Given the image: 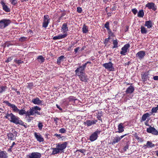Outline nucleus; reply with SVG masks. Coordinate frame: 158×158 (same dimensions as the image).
<instances>
[{
    "mask_svg": "<svg viewBox=\"0 0 158 158\" xmlns=\"http://www.w3.org/2000/svg\"><path fill=\"white\" fill-rule=\"evenodd\" d=\"M5 118L8 119L10 122L16 124H19L23 126L25 128H27V124L24 123L17 116L14 115L12 113H7L5 116Z\"/></svg>",
    "mask_w": 158,
    "mask_h": 158,
    "instance_id": "f257e3e1",
    "label": "nucleus"
},
{
    "mask_svg": "<svg viewBox=\"0 0 158 158\" xmlns=\"http://www.w3.org/2000/svg\"><path fill=\"white\" fill-rule=\"evenodd\" d=\"M68 143V142H65L61 143H59L56 144V148H52V155H54L58 153L64 152V150L66 148Z\"/></svg>",
    "mask_w": 158,
    "mask_h": 158,
    "instance_id": "f03ea898",
    "label": "nucleus"
},
{
    "mask_svg": "<svg viewBox=\"0 0 158 158\" xmlns=\"http://www.w3.org/2000/svg\"><path fill=\"white\" fill-rule=\"evenodd\" d=\"M41 109L40 108L37 106L32 107L28 110L27 114L29 118L30 119L32 118V117L30 116L31 115H35L36 114L40 115V113L38 111H40Z\"/></svg>",
    "mask_w": 158,
    "mask_h": 158,
    "instance_id": "7ed1b4c3",
    "label": "nucleus"
},
{
    "mask_svg": "<svg viewBox=\"0 0 158 158\" xmlns=\"http://www.w3.org/2000/svg\"><path fill=\"white\" fill-rule=\"evenodd\" d=\"M101 131L98 129H97L94 132L91 134L89 137V139L91 141L93 142L96 140L98 137V135H100Z\"/></svg>",
    "mask_w": 158,
    "mask_h": 158,
    "instance_id": "20e7f679",
    "label": "nucleus"
},
{
    "mask_svg": "<svg viewBox=\"0 0 158 158\" xmlns=\"http://www.w3.org/2000/svg\"><path fill=\"white\" fill-rule=\"evenodd\" d=\"M11 23L10 19H2L0 21V28L4 29L8 26Z\"/></svg>",
    "mask_w": 158,
    "mask_h": 158,
    "instance_id": "39448f33",
    "label": "nucleus"
},
{
    "mask_svg": "<svg viewBox=\"0 0 158 158\" xmlns=\"http://www.w3.org/2000/svg\"><path fill=\"white\" fill-rule=\"evenodd\" d=\"M50 19L48 15H44L43 17V21L42 24V27L46 28L48 26L50 22Z\"/></svg>",
    "mask_w": 158,
    "mask_h": 158,
    "instance_id": "423d86ee",
    "label": "nucleus"
},
{
    "mask_svg": "<svg viewBox=\"0 0 158 158\" xmlns=\"http://www.w3.org/2000/svg\"><path fill=\"white\" fill-rule=\"evenodd\" d=\"M113 64L111 62H109L108 63H106L102 64L103 67L109 70L110 71H114V69L113 66Z\"/></svg>",
    "mask_w": 158,
    "mask_h": 158,
    "instance_id": "0eeeda50",
    "label": "nucleus"
},
{
    "mask_svg": "<svg viewBox=\"0 0 158 158\" xmlns=\"http://www.w3.org/2000/svg\"><path fill=\"white\" fill-rule=\"evenodd\" d=\"M128 134H126L120 136H119L118 135H116L115 137H114L111 144L112 145H114L116 143H118L119 141H120L125 136L128 135Z\"/></svg>",
    "mask_w": 158,
    "mask_h": 158,
    "instance_id": "6e6552de",
    "label": "nucleus"
},
{
    "mask_svg": "<svg viewBox=\"0 0 158 158\" xmlns=\"http://www.w3.org/2000/svg\"><path fill=\"white\" fill-rule=\"evenodd\" d=\"M82 81L87 82L88 80V77L85 73H82L81 74L76 75Z\"/></svg>",
    "mask_w": 158,
    "mask_h": 158,
    "instance_id": "1a4fd4ad",
    "label": "nucleus"
},
{
    "mask_svg": "<svg viewBox=\"0 0 158 158\" xmlns=\"http://www.w3.org/2000/svg\"><path fill=\"white\" fill-rule=\"evenodd\" d=\"M85 64H84L80 66L75 70L76 75L81 74L82 73H85L84 72V71L86 67H85Z\"/></svg>",
    "mask_w": 158,
    "mask_h": 158,
    "instance_id": "9d476101",
    "label": "nucleus"
},
{
    "mask_svg": "<svg viewBox=\"0 0 158 158\" xmlns=\"http://www.w3.org/2000/svg\"><path fill=\"white\" fill-rule=\"evenodd\" d=\"M98 120L95 119L92 120H87L84 122V124L87 127H90L96 124Z\"/></svg>",
    "mask_w": 158,
    "mask_h": 158,
    "instance_id": "9b49d317",
    "label": "nucleus"
},
{
    "mask_svg": "<svg viewBox=\"0 0 158 158\" xmlns=\"http://www.w3.org/2000/svg\"><path fill=\"white\" fill-rule=\"evenodd\" d=\"M3 103L6 104L9 106L15 112H18L19 109L14 104H11L8 101H5L3 102Z\"/></svg>",
    "mask_w": 158,
    "mask_h": 158,
    "instance_id": "f8f14e48",
    "label": "nucleus"
},
{
    "mask_svg": "<svg viewBox=\"0 0 158 158\" xmlns=\"http://www.w3.org/2000/svg\"><path fill=\"white\" fill-rule=\"evenodd\" d=\"M145 7H147L149 9H152L155 11L157 10V6L153 2H148L145 5Z\"/></svg>",
    "mask_w": 158,
    "mask_h": 158,
    "instance_id": "ddd939ff",
    "label": "nucleus"
},
{
    "mask_svg": "<svg viewBox=\"0 0 158 158\" xmlns=\"http://www.w3.org/2000/svg\"><path fill=\"white\" fill-rule=\"evenodd\" d=\"M130 47V45L129 44H125L121 48L122 51L120 52V54L123 55H126L127 50Z\"/></svg>",
    "mask_w": 158,
    "mask_h": 158,
    "instance_id": "4468645a",
    "label": "nucleus"
},
{
    "mask_svg": "<svg viewBox=\"0 0 158 158\" xmlns=\"http://www.w3.org/2000/svg\"><path fill=\"white\" fill-rule=\"evenodd\" d=\"M41 157V154L38 152H32L27 156V158H40Z\"/></svg>",
    "mask_w": 158,
    "mask_h": 158,
    "instance_id": "2eb2a0df",
    "label": "nucleus"
},
{
    "mask_svg": "<svg viewBox=\"0 0 158 158\" xmlns=\"http://www.w3.org/2000/svg\"><path fill=\"white\" fill-rule=\"evenodd\" d=\"M147 131L152 134L157 135H158V131L154 127L150 126L149 127L147 128Z\"/></svg>",
    "mask_w": 158,
    "mask_h": 158,
    "instance_id": "dca6fc26",
    "label": "nucleus"
},
{
    "mask_svg": "<svg viewBox=\"0 0 158 158\" xmlns=\"http://www.w3.org/2000/svg\"><path fill=\"white\" fill-rule=\"evenodd\" d=\"M43 102V101L40 100L38 97L33 99L31 101V102L34 103V104L37 105H43V104L42 103Z\"/></svg>",
    "mask_w": 158,
    "mask_h": 158,
    "instance_id": "f3484780",
    "label": "nucleus"
},
{
    "mask_svg": "<svg viewBox=\"0 0 158 158\" xmlns=\"http://www.w3.org/2000/svg\"><path fill=\"white\" fill-rule=\"evenodd\" d=\"M146 55L145 52L143 51H140L137 53L136 56L140 60L143 59Z\"/></svg>",
    "mask_w": 158,
    "mask_h": 158,
    "instance_id": "a211bd4d",
    "label": "nucleus"
},
{
    "mask_svg": "<svg viewBox=\"0 0 158 158\" xmlns=\"http://www.w3.org/2000/svg\"><path fill=\"white\" fill-rule=\"evenodd\" d=\"M34 136L39 142H42L44 141V138L39 133L35 132Z\"/></svg>",
    "mask_w": 158,
    "mask_h": 158,
    "instance_id": "6ab92c4d",
    "label": "nucleus"
},
{
    "mask_svg": "<svg viewBox=\"0 0 158 158\" xmlns=\"http://www.w3.org/2000/svg\"><path fill=\"white\" fill-rule=\"evenodd\" d=\"M135 90L134 87L133 86L130 85L126 89L125 91L127 94H131L133 93Z\"/></svg>",
    "mask_w": 158,
    "mask_h": 158,
    "instance_id": "aec40b11",
    "label": "nucleus"
},
{
    "mask_svg": "<svg viewBox=\"0 0 158 158\" xmlns=\"http://www.w3.org/2000/svg\"><path fill=\"white\" fill-rule=\"evenodd\" d=\"M61 31L63 32V33L66 34V33L68 31V27L67 26V23H64L61 27Z\"/></svg>",
    "mask_w": 158,
    "mask_h": 158,
    "instance_id": "412c9836",
    "label": "nucleus"
},
{
    "mask_svg": "<svg viewBox=\"0 0 158 158\" xmlns=\"http://www.w3.org/2000/svg\"><path fill=\"white\" fill-rule=\"evenodd\" d=\"M155 145L151 141H148L147 143L143 146L145 148H152L155 147Z\"/></svg>",
    "mask_w": 158,
    "mask_h": 158,
    "instance_id": "4be33fe9",
    "label": "nucleus"
},
{
    "mask_svg": "<svg viewBox=\"0 0 158 158\" xmlns=\"http://www.w3.org/2000/svg\"><path fill=\"white\" fill-rule=\"evenodd\" d=\"M67 34H60L58 35L53 37V39L54 40H60L64 39L67 37Z\"/></svg>",
    "mask_w": 158,
    "mask_h": 158,
    "instance_id": "5701e85b",
    "label": "nucleus"
},
{
    "mask_svg": "<svg viewBox=\"0 0 158 158\" xmlns=\"http://www.w3.org/2000/svg\"><path fill=\"white\" fill-rule=\"evenodd\" d=\"M118 131H116V133H121L123 132L124 131L123 123H121L118 126Z\"/></svg>",
    "mask_w": 158,
    "mask_h": 158,
    "instance_id": "b1692460",
    "label": "nucleus"
},
{
    "mask_svg": "<svg viewBox=\"0 0 158 158\" xmlns=\"http://www.w3.org/2000/svg\"><path fill=\"white\" fill-rule=\"evenodd\" d=\"M18 112L20 115H22L24 114H25L27 116H28L27 114L28 111L26 112L24 109H22L21 110L19 109Z\"/></svg>",
    "mask_w": 158,
    "mask_h": 158,
    "instance_id": "393cba45",
    "label": "nucleus"
},
{
    "mask_svg": "<svg viewBox=\"0 0 158 158\" xmlns=\"http://www.w3.org/2000/svg\"><path fill=\"white\" fill-rule=\"evenodd\" d=\"M144 26L147 27L148 28H150L152 26V21L149 20L145 21Z\"/></svg>",
    "mask_w": 158,
    "mask_h": 158,
    "instance_id": "a878e982",
    "label": "nucleus"
},
{
    "mask_svg": "<svg viewBox=\"0 0 158 158\" xmlns=\"http://www.w3.org/2000/svg\"><path fill=\"white\" fill-rule=\"evenodd\" d=\"M149 74L148 73L145 72L142 75V79L145 82L149 78Z\"/></svg>",
    "mask_w": 158,
    "mask_h": 158,
    "instance_id": "bb28decb",
    "label": "nucleus"
},
{
    "mask_svg": "<svg viewBox=\"0 0 158 158\" xmlns=\"http://www.w3.org/2000/svg\"><path fill=\"white\" fill-rule=\"evenodd\" d=\"M7 157L6 152L0 150V158H7Z\"/></svg>",
    "mask_w": 158,
    "mask_h": 158,
    "instance_id": "cd10ccee",
    "label": "nucleus"
},
{
    "mask_svg": "<svg viewBox=\"0 0 158 158\" xmlns=\"http://www.w3.org/2000/svg\"><path fill=\"white\" fill-rule=\"evenodd\" d=\"M102 115V113L101 111H98L97 114V118L99 120L102 122V120L101 116Z\"/></svg>",
    "mask_w": 158,
    "mask_h": 158,
    "instance_id": "c85d7f7f",
    "label": "nucleus"
},
{
    "mask_svg": "<svg viewBox=\"0 0 158 158\" xmlns=\"http://www.w3.org/2000/svg\"><path fill=\"white\" fill-rule=\"evenodd\" d=\"M149 114L148 113H146L143 114L141 120V122H142L146 120L147 118L149 116Z\"/></svg>",
    "mask_w": 158,
    "mask_h": 158,
    "instance_id": "c756f323",
    "label": "nucleus"
},
{
    "mask_svg": "<svg viewBox=\"0 0 158 158\" xmlns=\"http://www.w3.org/2000/svg\"><path fill=\"white\" fill-rule=\"evenodd\" d=\"M144 12L143 10H139L138 12L137 16L139 18H143L144 15Z\"/></svg>",
    "mask_w": 158,
    "mask_h": 158,
    "instance_id": "7c9ffc66",
    "label": "nucleus"
},
{
    "mask_svg": "<svg viewBox=\"0 0 158 158\" xmlns=\"http://www.w3.org/2000/svg\"><path fill=\"white\" fill-rule=\"evenodd\" d=\"M113 48H117L118 47V41L117 39L113 40Z\"/></svg>",
    "mask_w": 158,
    "mask_h": 158,
    "instance_id": "2f4dec72",
    "label": "nucleus"
},
{
    "mask_svg": "<svg viewBox=\"0 0 158 158\" xmlns=\"http://www.w3.org/2000/svg\"><path fill=\"white\" fill-rule=\"evenodd\" d=\"M83 33H86L88 31V27L85 24L84 25L82 29Z\"/></svg>",
    "mask_w": 158,
    "mask_h": 158,
    "instance_id": "473e14b6",
    "label": "nucleus"
},
{
    "mask_svg": "<svg viewBox=\"0 0 158 158\" xmlns=\"http://www.w3.org/2000/svg\"><path fill=\"white\" fill-rule=\"evenodd\" d=\"M64 56L62 55L59 57L57 60V63L58 64H60L61 62L63 61V60L64 58Z\"/></svg>",
    "mask_w": 158,
    "mask_h": 158,
    "instance_id": "72a5a7b5",
    "label": "nucleus"
},
{
    "mask_svg": "<svg viewBox=\"0 0 158 158\" xmlns=\"http://www.w3.org/2000/svg\"><path fill=\"white\" fill-rule=\"evenodd\" d=\"M77 43V41H76V42H72L71 44L69 46L68 48V50H70L72 48L75 47V45Z\"/></svg>",
    "mask_w": 158,
    "mask_h": 158,
    "instance_id": "f704fd0d",
    "label": "nucleus"
},
{
    "mask_svg": "<svg viewBox=\"0 0 158 158\" xmlns=\"http://www.w3.org/2000/svg\"><path fill=\"white\" fill-rule=\"evenodd\" d=\"M2 7L3 10L6 12H8L10 11V8L6 5H4Z\"/></svg>",
    "mask_w": 158,
    "mask_h": 158,
    "instance_id": "c9c22d12",
    "label": "nucleus"
},
{
    "mask_svg": "<svg viewBox=\"0 0 158 158\" xmlns=\"http://www.w3.org/2000/svg\"><path fill=\"white\" fill-rule=\"evenodd\" d=\"M7 87L6 86H0V93L5 92Z\"/></svg>",
    "mask_w": 158,
    "mask_h": 158,
    "instance_id": "e433bc0d",
    "label": "nucleus"
},
{
    "mask_svg": "<svg viewBox=\"0 0 158 158\" xmlns=\"http://www.w3.org/2000/svg\"><path fill=\"white\" fill-rule=\"evenodd\" d=\"M141 31L142 34H145L147 33V30L143 26H141Z\"/></svg>",
    "mask_w": 158,
    "mask_h": 158,
    "instance_id": "4c0bfd02",
    "label": "nucleus"
},
{
    "mask_svg": "<svg viewBox=\"0 0 158 158\" xmlns=\"http://www.w3.org/2000/svg\"><path fill=\"white\" fill-rule=\"evenodd\" d=\"M7 136L9 139L12 140L14 137V135L12 133H10L7 134Z\"/></svg>",
    "mask_w": 158,
    "mask_h": 158,
    "instance_id": "58836bf2",
    "label": "nucleus"
},
{
    "mask_svg": "<svg viewBox=\"0 0 158 158\" xmlns=\"http://www.w3.org/2000/svg\"><path fill=\"white\" fill-rule=\"evenodd\" d=\"M37 59L39 62L43 63L44 61V58L42 56H38Z\"/></svg>",
    "mask_w": 158,
    "mask_h": 158,
    "instance_id": "ea45409f",
    "label": "nucleus"
},
{
    "mask_svg": "<svg viewBox=\"0 0 158 158\" xmlns=\"http://www.w3.org/2000/svg\"><path fill=\"white\" fill-rule=\"evenodd\" d=\"M38 127L39 130H41L43 127V123L40 121L38 122Z\"/></svg>",
    "mask_w": 158,
    "mask_h": 158,
    "instance_id": "a19ab883",
    "label": "nucleus"
},
{
    "mask_svg": "<svg viewBox=\"0 0 158 158\" xmlns=\"http://www.w3.org/2000/svg\"><path fill=\"white\" fill-rule=\"evenodd\" d=\"M14 61L16 63L19 64H22L23 62V61L21 60H19L17 59H15Z\"/></svg>",
    "mask_w": 158,
    "mask_h": 158,
    "instance_id": "79ce46f5",
    "label": "nucleus"
},
{
    "mask_svg": "<svg viewBox=\"0 0 158 158\" xmlns=\"http://www.w3.org/2000/svg\"><path fill=\"white\" fill-rule=\"evenodd\" d=\"M104 27L106 28L107 31L110 30L109 27V23L108 22H106L104 25Z\"/></svg>",
    "mask_w": 158,
    "mask_h": 158,
    "instance_id": "37998d69",
    "label": "nucleus"
},
{
    "mask_svg": "<svg viewBox=\"0 0 158 158\" xmlns=\"http://www.w3.org/2000/svg\"><path fill=\"white\" fill-rule=\"evenodd\" d=\"M108 36H111L112 37L115 36L113 33L112 32L110 29L108 31Z\"/></svg>",
    "mask_w": 158,
    "mask_h": 158,
    "instance_id": "c03bdc74",
    "label": "nucleus"
},
{
    "mask_svg": "<svg viewBox=\"0 0 158 158\" xmlns=\"http://www.w3.org/2000/svg\"><path fill=\"white\" fill-rule=\"evenodd\" d=\"M158 110V105L156 107L153 108L152 109V111L153 113H156Z\"/></svg>",
    "mask_w": 158,
    "mask_h": 158,
    "instance_id": "a18cd8bd",
    "label": "nucleus"
},
{
    "mask_svg": "<svg viewBox=\"0 0 158 158\" xmlns=\"http://www.w3.org/2000/svg\"><path fill=\"white\" fill-rule=\"evenodd\" d=\"M11 4L15 6L17 3L18 0H10Z\"/></svg>",
    "mask_w": 158,
    "mask_h": 158,
    "instance_id": "49530a36",
    "label": "nucleus"
},
{
    "mask_svg": "<svg viewBox=\"0 0 158 158\" xmlns=\"http://www.w3.org/2000/svg\"><path fill=\"white\" fill-rule=\"evenodd\" d=\"M27 39V37H21L19 39V40L21 42H23L26 40Z\"/></svg>",
    "mask_w": 158,
    "mask_h": 158,
    "instance_id": "de8ad7c7",
    "label": "nucleus"
},
{
    "mask_svg": "<svg viewBox=\"0 0 158 158\" xmlns=\"http://www.w3.org/2000/svg\"><path fill=\"white\" fill-rule=\"evenodd\" d=\"M59 132L61 133H66V130L64 128H61L59 130Z\"/></svg>",
    "mask_w": 158,
    "mask_h": 158,
    "instance_id": "09e8293b",
    "label": "nucleus"
},
{
    "mask_svg": "<svg viewBox=\"0 0 158 158\" xmlns=\"http://www.w3.org/2000/svg\"><path fill=\"white\" fill-rule=\"evenodd\" d=\"M131 11L135 15L138 12V10L135 8L132 9Z\"/></svg>",
    "mask_w": 158,
    "mask_h": 158,
    "instance_id": "8fccbe9b",
    "label": "nucleus"
},
{
    "mask_svg": "<svg viewBox=\"0 0 158 158\" xmlns=\"http://www.w3.org/2000/svg\"><path fill=\"white\" fill-rule=\"evenodd\" d=\"M13 57L12 56L9 57L5 61V62L6 63H8L9 62L11 61Z\"/></svg>",
    "mask_w": 158,
    "mask_h": 158,
    "instance_id": "3c124183",
    "label": "nucleus"
},
{
    "mask_svg": "<svg viewBox=\"0 0 158 158\" xmlns=\"http://www.w3.org/2000/svg\"><path fill=\"white\" fill-rule=\"evenodd\" d=\"M68 99H69V101L75 100H76L75 99V98L74 97L72 96H70L68 98Z\"/></svg>",
    "mask_w": 158,
    "mask_h": 158,
    "instance_id": "603ef678",
    "label": "nucleus"
},
{
    "mask_svg": "<svg viewBox=\"0 0 158 158\" xmlns=\"http://www.w3.org/2000/svg\"><path fill=\"white\" fill-rule=\"evenodd\" d=\"M86 151V150L84 149H80L79 150H77L76 151V152H81L82 153H84Z\"/></svg>",
    "mask_w": 158,
    "mask_h": 158,
    "instance_id": "864d4df0",
    "label": "nucleus"
},
{
    "mask_svg": "<svg viewBox=\"0 0 158 158\" xmlns=\"http://www.w3.org/2000/svg\"><path fill=\"white\" fill-rule=\"evenodd\" d=\"M82 9L81 7H77V11L78 13H81L82 12Z\"/></svg>",
    "mask_w": 158,
    "mask_h": 158,
    "instance_id": "5fc2aeb1",
    "label": "nucleus"
},
{
    "mask_svg": "<svg viewBox=\"0 0 158 158\" xmlns=\"http://www.w3.org/2000/svg\"><path fill=\"white\" fill-rule=\"evenodd\" d=\"M54 136H56L58 139L62 138L63 136H61L60 134H54Z\"/></svg>",
    "mask_w": 158,
    "mask_h": 158,
    "instance_id": "6e6d98bb",
    "label": "nucleus"
},
{
    "mask_svg": "<svg viewBox=\"0 0 158 158\" xmlns=\"http://www.w3.org/2000/svg\"><path fill=\"white\" fill-rule=\"evenodd\" d=\"M54 122L56 124L58 122V121L59 120V118L57 117H55L53 118Z\"/></svg>",
    "mask_w": 158,
    "mask_h": 158,
    "instance_id": "4d7b16f0",
    "label": "nucleus"
},
{
    "mask_svg": "<svg viewBox=\"0 0 158 158\" xmlns=\"http://www.w3.org/2000/svg\"><path fill=\"white\" fill-rule=\"evenodd\" d=\"M32 85H33L32 83H30L28 84V85L27 86V88L29 89H31L32 88Z\"/></svg>",
    "mask_w": 158,
    "mask_h": 158,
    "instance_id": "13d9d810",
    "label": "nucleus"
},
{
    "mask_svg": "<svg viewBox=\"0 0 158 158\" xmlns=\"http://www.w3.org/2000/svg\"><path fill=\"white\" fill-rule=\"evenodd\" d=\"M80 49V48L79 47H77V48H75L74 49V52H75V53H77Z\"/></svg>",
    "mask_w": 158,
    "mask_h": 158,
    "instance_id": "bf43d9fd",
    "label": "nucleus"
},
{
    "mask_svg": "<svg viewBox=\"0 0 158 158\" xmlns=\"http://www.w3.org/2000/svg\"><path fill=\"white\" fill-rule=\"evenodd\" d=\"M109 40L107 39V38H106V39L105 40L104 42V44H105L106 45V44L108 43V42H109Z\"/></svg>",
    "mask_w": 158,
    "mask_h": 158,
    "instance_id": "052dcab7",
    "label": "nucleus"
},
{
    "mask_svg": "<svg viewBox=\"0 0 158 158\" xmlns=\"http://www.w3.org/2000/svg\"><path fill=\"white\" fill-rule=\"evenodd\" d=\"M153 78L154 80L158 81V76H154Z\"/></svg>",
    "mask_w": 158,
    "mask_h": 158,
    "instance_id": "680f3d73",
    "label": "nucleus"
},
{
    "mask_svg": "<svg viewBox=\"0 0 158 158\" xmlns=\"http://www.w3.org/2000/svg\"><path fill=\"white\" fill-rule=\"evenodd\" d=\"M128 145H126L124 147L123 150L124 151H126L127 149H128Z\"/></svg>",
    "mask_w": 158,
    "mask_h": 158,
    "instance_id": "e2e57ef3",
    "label": "nucleus"
},
{
    "mask_svg": "<svg viewBox=\"0 0 158 158\" xmlns=\"http://www.w3.org/2000/svg\"><path fill=\"white\" fill-rule=\"evenodd\" d=\"M135 138L137 139H139V137L138 136L137 134H135Z\"/></svg>",
    "mask_w": 158,
    "mask_h": 158,
    "instance_id": "0e129e2a",
    "label": "nucleus"
},
{
    "mask_svg": "<svg viewBox=\"0 0 158 158\" xmlns=\"http://www.w3.org/2000/svg\"><path fill=\"white\" fill-rule=\"evenodd\" d=\"M56 106L60 110H62V109L60 107V106H59L57 104H56Z\"/></svg>",
    "mask_w": 158,
    "mask_h": 158,
    "instance_id": "69168bd1",
    "label": "nucleus"
},
{
    "mask_svg": "<svg viewBox=\"0 0 158 158\" xmlns=\"http://www.w3.org/2000/svg\"><path fill=\"white\" fill-rule=\"evenodd\" d=\"M148 121H146L145 123V124L147 126H150V125L148 124Z\"/></svg>",
    "mask_w": 158,
    "mask_h": 158,
    "instance_id": "338daca9",
    "label": "nucleus"
},
{
    "mask_svg": "<svg viewBox=\"0 0 158 158\" xmlns=\"http://www.w3.org/2000/svg\"><path fill=\"white\" fill-rule=\"evenodd\" d=\"M91 64V62H90V61H88L86 63H85L84 64H85V67H86V66L87 64Z\"/></svg>",
    "mask_w": 158,
    "mask_h": 158,
    "instance_id": "774afa93",
    "label": "nucleus"
}]
</instances>
